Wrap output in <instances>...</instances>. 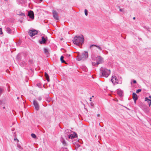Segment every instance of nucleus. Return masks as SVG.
<instances>
[{"instance_id": "1", "label": "nucleus", "mask_w": 151, "mask_h": 151, "mask_svg": "<svg viewBox=\"0 0 151 151\" xmlns=\"http://www.w3.org/2000/svg\"><path fill=\"white\" fill-rule=\"evenodd\" d=\"M84 41V37L82 35L80 36H76L73 40V41L74 44L78 45H81L83 44Z\"/></svg>"}, {"instance_id": "2", "label": "nucleus", "mask_w": 151, "mask_h": 151, "mask_svg": "<svg viewBox=\"0 0 151 151\" xmlns=\"http://www.w3.org/2000/svg\"><path fill=\"white\" fill-rule=\"evenodd\" d=\"M100 73L101 74V76L107 78L110 74V70L104 67H102L100 69Z\"/></svg>"}, {"instance_id": "3", "label": "nucleus", "mask_w": 151, "mask_h": 151, "mask_svg": "<svg viewBox=\"0 0 151 151\" xmlns=\"http://www.w3.org/2000/svg\"><path fill=\"white\" fill-rule=\"evenodd\" d=\"M111 81L114 85L122 83L121 78H119L114 76H112Z\"/></svg>"}, {"instance_id": "4", "label": "nucleus", "mask_w": 151, "mask_h": 151, "mask_svg": "<svg viewBox=\"0 0 151 151\" xmlns=\"http://www.w3.org/2000/svg\"><path fill=\"white\" fill-rule=\"evenodd\" d=\"M88 52H85L81 55H78L77 56V60H84L88 58Z\"/></svg>"}, {"instance_id": "5", "label": "nucleus", "mask_w": 151, "mask_h": 151, "mask_svg": "<svg viewBox=\"0 0 151 151\" xmlns=\"http://www.w3.org/2000/svg\"><path fill=\"white\" fill-rule=\"evenodd\" d=\"M104 59L101 56H99L96 58V64L97 65L102 63L104 62Z\"/></svg>"}, {"instance_id": "6", "label": "nucleus", "mask_w": 151, "mask_h": 151, "mask_svg": "<svg viewBox=\"0 0 151 151\" xmlns=\"http://www.w3.org/2000/svg\"><path fill=\"white\" fill-rule=\"evenodd\" d=\"M42 39L40 40L39 42L40 44H44L46 43L47 40V37L42 36L41 37Z\"/></svg>"}, {"instance_id": "7", "label": "nucleus", "mask_w": 151, "mask_h": 151, "mask_svg": "<svg viewBox=\"0 0 151 151\" xmlns=\"http://www.w3.org/2000/svg\"><path fill=\"white\" fill-rule=\"evenodd\" d=\"M37 33V32L36 30H30L29 32V35L32 37Z\"/></svg>"}, {"instance_id": "8", "label": "nucleus", "mask_w": 151, "mask_h": 151, "mask_svg": "<svg viewBox=\"0 0 151 151\" xmlns=\"http://www.w3.org/2000/svg\"><path fill=\"white\" fill-rule=\"evenodd\" d=\"M52 12L54 18L56 20H58L59 18L58 12L55 10H52Z\"/></svg>"}, {"instance_id": "9", "label": "nucleus", "mask_w": 151, "mask_h": 151, "mask_svg": "<svg viewBox=\"0 0 151 151\" xmlns=\"http://www.w3.org/2000/svg\"><path fill=\"white\" fill-rule=\"evenodd\" d=\"M33 104L36 110L37 111L39 109V104L37 101L35 100H34Z\"/></svg>"}, {"instance_id": "10", "label": "nucleus", "mask_w": 151, "mask_h": 151, "mask_svg": "<svg viewBox=\"0 0 151 151\" xmlns=\"http://www.w3.org/2000/svg\"><path fill=\"white\" fill-rule=\"evenodd\" d=\"M28 16L32 19H34V12L30 10L28 14Z\"/></svg>"}, {"instance_id": "11", "label": "nucleus", "mask_w": 151, "mask_h": 151, "mask_svg": "<svg viewBox=\"0 0 151 151\" xmlns=\"http://www.w3.org/2000/svg\"><path fill=\"white\" fill-rule=\"evenodd\" d=\"M132 98L134 101L135 103H136L137 100L138 99V96L135 93H132Z\"/></svg>"}, {"instance_id": "12", "label": "nucleus", "mask_w": 151, "mask_h": 151, "mask_svg": "<svg viewBox=\"0 0 151 151\" xmlns=\"http://www.w3.org/2000/svg\"><path fill=\"white\" fill-rule=\"evenodd\" d=\"M75 134H67V136H68V138L69 139H73V138H75V137H76L77 136H76V135L77 134H75ZM67 136V135H65V136L66 137V136Z\"/></svg>"}, {"instance_id": "13", "label": "nucleus", "mask_w": 151, "mask_h": 151, "mask_svg": "<svg viewBox=\"0 0 151 151\" xmlns=\"http://www.w3.org/2000/svg\"><path fill=\"white\" fill-rule=\"evenodd\" d=\"M93 46H95L96 47H97L100 50H102V49L99 46H98V45H91L90 46V48H91V47Z\"/></svg>"}, {"instance_id": "14", "label": "nucleus", "mask_w": 151, "mask_h": 151, "mask_svg": "<svg viewBox=\"0 0 151 151\" xmlns=\"http://www.w3.org/2000/svg\"><path fill=\"white\" fill-rule=\"evenodd\" d=\"M45 76L46 79L47 80V82H49L50 81L49 76L48 74L46 72H45Z\"/></svg>"}, {"instance_id": "15", "label": "nucleus", "mask_w": 151, "mask_h": 151, "mask_svg": "<svg viewBox=\"0 0 151 151\" xmlns=\"http://www.w3.org/2000/svg\"><path fill=\"white\" fill-rule=\"evenodd\" d=\"M118 94L120 96H123V92L122 91L118 90L117 91Z\"/></svg>"}, {"instance_id": "16", "label": "nucleus", "mask_w": 151, "mask_h": 151, "mask_svg": "<svg viewBox=\"0 0 151 151\" xmlns=\"http://www.w3.org/2000/svg\"><path fill=\"white\" fill-rule=\"evenodd\" d=\"M6 31L7 33L9 34H11L12 32V29H10V28L9 27H7L6 28Z\"/></svg>"}, {"instance_id": "17", "label": "nucleus", "mask_w": 151, "mask_h": 151, "mask_svg": "<svg viewBox=\"0 0 151 151\" xmlns=\"http://www.w3.org/2000/svg\"><path fill=\"white\" fill-rule=\"evenodd\" d=\"M44 50L45 53V54H48L49 52H48V49H47V48H44Z\"/></svg>"}, {"instance_id": "18", "label": "nucleus", "mask_w": 151, "mask_h": 151, "mask_svg": "<svg viewBox=\"0 0 151 151\" xmlns=\"http://www.w3.org/2000/svg\"><path fill=\"white\" fill-rule=\"evenodd\" d=\"M64 57L63 56H62L60 58V60L62 63H64L65 62V61L63 60Z\"/></svg>"}, {"instance_id": "19", "label": "nucleus", "mask_w": 151, "mask_h": 151, "mask_svg": "<svg viewBox=\"0 0 151 151\" xmlns=\"http://www.w3.org/2000/svg\"><path fill=\"white\" fill-rule=\"evenodd\" d=\"M61 141L64 145H66V143L65 142V140H64V139H62L61 140Z\"/></svg>"}, {"instance_id": "20", "label": "nucleus", "mask_w": 151, "mask_h": 151, "mask_svg": "<svg viewBox=\"0 0 151 151\" xmlns=\"http://www.w3.org/2000/svg\"><path fill=\"white\" fill-rule=\"evenodd\" d=\"M145 101H147V103H149L150 101H151V100L148 99V98L147 97H146L145 98Z\"/></svg>"}, {"instance_id": "21", "label": "nucleus", "mask_w": 151, "mask_h": 151, "mask_svg": "<svg viewBox=\"0 0 151 151\" xmlns=\"http://www.w3.org/2000/svg\"><path fill=\"white\" fill-rule=\"evenodd\" d=\"M31 136L32 137L34 138H36V135L33 133H32L31 134Z\"/></svg>"}, {"instance_id": "22", "label": "nucleus", "mask_w": 151, "mask_h": 151, "mask_svg": "<svg viewBox=\"0 0 151 151\" xmlns=\"http://www.w3.org/2000/svg\"><path fill=\"white\" fill-rule=\"evenodd\" d=\"M85 15L86 16L88 15V11L87 9H85Z\"/></svg>"}, {"instance_id": "23", "label": "nucleus", "mask_w": 151, "mask_h": 151, "mask_svg": "<svg viewBox=\"0 0 151 151\" xmlns=\"http://www.w3.org/2000/svg\"><path fill=\"white\" fill-rule=\"evenodd\" d=\"M141 91V89H138L136 91V93H139V92H140Z\"/></svg>"}, {"instance_id": "24", "label": "nucleus", "mask_w": 151, "mask_h": 151, "mask_svg": "<svg viewBox=\"0 0 151 151\" xmlns=\"http://www.w3.org/2000/svg\"><path fill=\"white\" fill-rule=\"evenodd\" d=\"M92 64L93 66H95L96 65H97L96 63L94 62H92Z\"/></svg>"}, {"instance_id": "25", "label": "nucleus", "mask_w": 151, "mask_h": 151, "mask_svg": "<svg viewBox=\"0 0 151 151\" xmlns=\"http://www.w3.org/2000/svg\"><path fill=\"white\" fill-rule=\"evenodd\" d=\"M37 99L39 101H40L41 100L42 98L41 96H39L37 98Z\"/></svg>"}, {"instance_id": "26", "label": "nucleus", "mask_w": 151, "mask_h": 151, "mask_svg": "<svg viewBox=\"0 0 151 151\" xmlns=\"http://www.w3.org/2000/svg\"><path fill=\"white\" fill-rule=\"evenodd\" d=\"M19 15H21V16H25V14L24 13H21L19 14Z\"/></svg>"}, {"instance_id": "27", "label": "nucleus", "mask_w": 151, "mask_h": 151, "mask_svg": "<svg viewBox=\"0 0 151 151\" xmlns=\"http://www.w3.org/2000/svg\"><path fill=\"white\" fill-rule=\"evenodd\" d=\"M2 33H3L2 31V29L0 28V34H2Z\"/></svg>"}, {"instance_id": "28", "label": "nucleus", "mask_w": 151, "mask_h": 151, "mask_svg": "<svg viewBox=\"0 0 151 151\" xmlns=\"http://www.w3.org/2000/svg\"><path fill=\"white\" fill-rule=\"evenodd\" d=\"M124 11V9H119V11L120 12H123Z\"/></svg>"}, {"instance_id": "29", "label": "nucleus", "mask_w": 151, "mask_h": 151, "mask_svg": "<svg viewBox=\"0 0 151 151\" xmlns=\"http://www.w3.org/2000/svg\"><path fill=\"white\" fill-rule=\"evenodd\" d=\"M133 83H137L136 81L135 80H133Z\"/></svg>"}, {"instance_id": "30", "label": "nucleus", "mask_w": 151, "mask_h": 151, "mask_svg": "<svg viewBox=\"0 0 151 151\" xmlns=\"http://www.w3.org/2000/svg\"><path fill=\"white\" fill-rule=\"evenodd\" d=\"M2 104V101L1 100H0V106H1Z\"/></svg>"}, {"instance_id": "31", "label": "nucleus", "mask_w": 151, "mask_h": 151, "mask_svg": "<svg viewBox=\"0 0 151 151\" xmlns=\"http://www.w3.org/2000/svg\"><path fill=\"white\" fill-rule=\"evenodd\" d=\"M91 104V105L92 106H94V104L92 103V102H91L90 104Z\"/></svg>"}, {"instance_id": "32", "label": "nucleus", "mask_w": 151, "mask_h": 151, "mask_svg": "<svg viewBox=\"0 0 151 151\" xmlns=\"http://www.w3.org/2000/svg\"><path fill=\"white\" fill-rule=\"evenodd\" d=\"M37 86L38 87H40V83H38L37 84Z\"/></svg>"}, {"instance_id": "33", "label": "nucleus", "mask_w": 151, "mask_h": 151, "mask_svg": "<svg viewBox=\"0 0 151 151\" xmlns=\"http://www.w3.org/2000/svg\"><path fill=\"white\" fill-rule=\"evenodd\" d=\"M100 116V114H97V116L98 117H99Z\"/></svg>"}, {"instance_id": "34", "label": "nucleus", "mask_w": 151, "mask_h": 151, "mask_svg": "<svg viewBox=\"0 0 151 151\" xmlns=\"http://www.w3.org/2000/svg\"><path fill=\"white\" fill-rule=\"evenodd\" d=\"M23 65H24V64H25V62L24 61H23Z\"/></svg>"}, {"instance_id": "35", "label": "nucleus", "mask_w": 151, "mask_h": 151, "mask_svg": "<svg viewBox=\"0 0 151 151\" xmlns=\"http://www.w3.org/2000/svg\"><path fill=\"white\" fill-rule=\"evenodd\" d=\"M151 104H149V107H150V106Z\"/></svg>"}, {"instance_id": "36", "label": "nucleus", "mask_w": 151, "mask_h": 151, "mask_svg": "<svg viewBox=\"0 0 151 151\" xmlns=\"http://www.w3.org/2000/svg\"><path fill=\"white\" fill-rule=\"evenodd\" d=\"M148 104H151V101H150L148 103Z\"/></svg>"}, {"instance_id": "37", "label": "nucleus", "mask_w": 151, "mask_h": 151, "mask_svg": "<svg viewBox=\"0 0 151 151\" xmlns=\"http://www.w3.org/2000/svg\"><path fill=\"white\" fill-rule=\"evenodd\" d=\"M135 19V17H134L133 18V19Z\"/></svg>"}, {"instance_id": "38", "label": "nucleus", "mask_w": 151, "mask_h": 151, "mask_svg": "<svg viewBox=\"0 0 151 151\" xmlns=\"http://www.w3.org/2000/svg\"><path fill=\"white\" fill-rule=\"evenodd\" d=\"M149 98H151V96H149Z\"/></svg>"}, {"instance_id": "39", "label": "nucleus", "mask_w": 151, "mask_h": 151, "mask_svg": "<svg viewBox=\"0 0 151 151\" xmlns=\"http://www.w3.org/2000/svg\"><path fill=\"white\" fill-rule=\"evenodd\" d=\"M69 57L70 56V55H67V56H68Z\"/></svg>"}, {"instance_id": "40", "label": "nucleus", "mask_w": 151, "mask_h": 151, "mask_svg": "<svg viewBox=\"0 0 151 151\" xmlns=\"http://www.w3.org/2000/svg\"><path fill=\"white\" fill-rule=\"evenodd\" d=\"M3 109H5V107H4L3 108Z\"/></svg>"}, {"instance_id": "41", "label": "nucleus", "mask_w": 151, "mask_h": 151, "mask_svg": "<svg viewBox=\"0 0 151 151\" xmlns=\"http://www.w3.org/2000/svg\"><path fill=\"white\" fill-rule=\"evenodd\" d=\"M19 97H17V99H19Z\"/></svg>"}, {"instance_id": "42", "label": "nucleus", "mask_w": 151, "mask_h": 151, "mask_svg": "<svg viewBox=\"0 0 151 151\" xmlns=\"http://www.w3.org/2000/svg\"><path fill=\"white\" fill-rule=\"evenodd\" d=\"M91 98H90V101H91Z\"/></svg>"}, {"instance_id": "43", "label": "nucleus", "mask_w": 151, "mask_h": 151, "mask_svg": "<svg viewBox=\"0 0 151 151\" xmlns=\"http://www.w3.org/2000/svg\"><path fill=\"white\" fill-rule=\"evenodd\" d=\"M106 52L107 53H108V52L107 51H106Z\"/></svg>"}, {"instance_id": "44", "label": "nucleus", "mask_w": 151, "mask_h": 151, "mask_svg": "<svg viewBox=\"0 0 151 151\" xmlns=\"http://www.w3.org/2000/svg\"><path fill=\"white\" fill-rule=\"evenodd\" d=\"M67 130H66V131H65V132H67Z\"/></svg>"}, {"instance_id": "45", "label": "nucleus", "mask_w": 151, "mask_h": 151, "mask_svg": "<svg viewBox=\"0 0 151 151\" xmlns=\"http://www.w3.org/2000/svg\"><path fill=\"white\" fill-rule=\"evenodd\" d=\"M21 147L20 146H19V147Z\"/></svg>"}, {"instance_id": "46", "label": "nucleus", "mask_w": 151, "mask_h": 151, "mask_svg": "<svg viewBox=\"0 0 151 151\" xmlns=\"http://www.w3.org/2000/svg\"><path fill=\"white\" fill-rule=\"evenodd\" d=\"M21 147L20 146H19V147Z\"/></svg>"}, {"instance_id": "47", "label": "nucleus", "mask_w": 151, "mask_h": 151, "mask_svg": "<svg viewBox=\"0 0 151 151\" xmlns=\"http://www.w3.org/2000/svg\"><path fill=\"white\" fill-rule=\"evenodd\" d=\"M132 82H131V84H132Z\"/></svg>"}, {"instance_id": "48", "label": "nucleus", "mask_w": 151, "mask_h": 151, "mask_svg": "<svg viewBox=\"0 0 151 151\" xmlns=\"http://www.w3.org/2000/svg\"><path fill=\"white\" fill-rule=\"evenodd\" d=\"M14 140H16L15 139H14Z\"/></svg>"}]
</instances>
